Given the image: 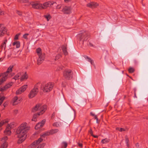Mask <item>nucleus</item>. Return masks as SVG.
<instances>
[{"mask_svg": "<svg viewBox=\"0 0 148 148\" xmlns=\"http://www.w3.org/2000/svg\"><path fill=\"white\" fill-rule=\"evenodd\" d=\"M30 129V127L25 122H23L18 127L16 133L17 137L19 138L17 141L18 144L22 143L25 140L27 133Z\"/></svg>", "mask_w": 148, "mask_h": 148, "instance_id": "nucleus-1", "label": "nucleus"}, {"mask_svg": "<svg viewBox=\"0 0 148 148\" xmlns=\"http://www.w3.org/2000/svg\"><path fill=\"white\" fill-rule=\"evenodd\" d=\"M47 108V106L46 105H42L39 103L37 104L35 107L32 109V111L34 112L37 111H39V113L35 114L33 115L32 121H36L37 117L44 113L46 110Z\"/></svg>", "mask_w": 148, "mask_h": 148, "instance_id": "nucleus-2", "label": "nucleus"}, {"mask_svg": "<svg viewBox=\"0 0 148 148\" xmlns=\"http://www.w3.org/2000/svg\"><path fill=\"white\" fill-rule=\"evenodd\" d=\"M54 85L52 83H49L47 84H42L40 90L44 92H48L51 91L53 88Z\"/></svg>", "mask_w": 148, "mask_h": 148, "instance_id": "nucleus-3", "label": "nucleus"}, {"mask_svg": "<svg viewBox=\"0 0 148 148\" xmlns=\"http://www.w3.org/2000/svg\"><path fill=\"white\" fill-rule=\"evenodd\" d=\"M90 37V34L87 32H83L79 34L77 36L78 39L80 41H86Z\"/></svg>", "mask_w": 148, "mask_h": 148, "instance_id": "nucleus-4", "label": "nucleus"}, {"mask_svg": "<svg viewBox=\"0 0 148 148\" xmlns=\"http://www.w3.org/2000/svg\"><path fill=\"white\" fill-rule=\"evenodd\" d=\"M42 140V139L40 138L39 139L34 142L30 146V148H41L43 147L45 145V143H43L41 145H39Z\"/></svg>", "mask_w": 148, "mask_h": 148, "instance_id": "nucleus-5", "label": "nucleus"}, {"mask_svg": "<svg viewBox=\"0 0 148 148\" xmlns=\"http://www.w3.org/2000/svg\"><path fill=\"white\" fill-rule=\"evenodd\" d=\"M38 89L36 85H35L34 87L30 91L28 95V97L30 99L35 97L37 94Z\"/></svg>", "mask_w": 148, "mask_h": 148, "instance_id": "nucleus-6", "label": "nucleus"}, {"mask_svg": "<svg viewBox=\"0 0 148 148\" xmlns=\"http://www.w3.org/2000/svg\"><path fill=\"white\" fill-rule=\"evenodd\" d=\"M73 72L70 69H66L63 72V76L66 79L69 80L72 78Z\"/></svg>", "mask_w": 148, "mask_h": 148, "instance_id": "nucleus-7", "label": "nucleus"}, {"mask_svg": "<svg viewBox=\"0 0 148 148\" xmlns=\"http://www.w3.org/2000/svg\"><path fill=\"white\" fill-rule=\"evenodd\" d=\"M30 4L32 6V8L34 9L42 10V3L39 1L32 2Z\"/></svg>", "mask_w": 148, "mask_h": 148, "instance_id": "nucleus-8", "label": "nucleus"}, {"mask_svg": "<svg viewBox=\"0 0 148 148\" xmlns=\"http://www.w3.org/2000/svg\"><path fill=\"white\" fill-rule=\"evenodd\" d=\"M53 4L54 3L52 1H48L44 2L43 4H42V10L46 9L48 8L51 7Z\"/></svg>", "mask_w": 148, "mask_h": 148, "instance_id": "nucleus-9", "label": "nucleus"}, {"mask_svg": "<svg viewBox=\"0 0 148 148\" xmlns=\"http://www.w3.org/2000/svg\"><path fill=\"white\" fill-rule=\"evenodd\" d=\"M27 88V85H25L22 86L19 89L17 90L16 92L17 95H19L24 92Z\"/></svg>", "mask_w": 148, "mask_h": 148, "instance_id": "nucleus-10", "label": "nucleus"}, {"mask_svg": "<svg viewBox=\"0 0 148 148\" xmlns=\"http://www.w3.org/2000/svg\"><path fill=\"white\" fill-rule=\"evenodd\" d=\"M21 98L18 97L17 96L14 97L12 99V102L13 105H16L21 101Z\"/></svg>", "mask_w": 148, "mask_h": 148, "instance_id": "nucleus-11", "label": "nucleus"}, {"mask_svg": "<svg viewBox=\"0 0 148 148\" xmlns=\"http://www.w3.org/2000/svg\"><path fill=\"white\" fill-rule=\"evenodd\" d=\"M58 131V129H56L51 130L49 132H47L43 134L41 136L44 137L45 136H48L50 134H53L54 133H57Z\"/></svg>", "mask_w": 148, "mask_h": 148, "instance_id": "nucleus-12", "label": "nucleus"}, {"mask_svg": "<svg viewBox=\"0 0 148 148\" xmlns=\"http://www.w3.org/2000/svg\"><path fill=\"white\" fill-rule=\"evenodd\" d=\"M38 59L37 64H40L45 59V54L42 53L38 55Z\"/></svg>", "mask_w": 148, "mask_h": 148, "instance_id": "nucleus-13", "label": "nucleus"}, {"mask_svg": "<svg viewBox=\"0 0 148 148\" xmlns=\"http://www.w3.org/2000/svg\"><path fill=\"white\" fill-rule=\"evenodd\" d=\"M62 11L64 14H69L71 12V9L70 7L65 6L62 9Z\"/></svg>", "mask_w": 148, "mask_h": 148, "instance_id": "nucleus-14", "label": "nucleus"}, {"mask_svg": "<svg viewBox=\"0 0 148 148\" xmlns=\"http://www.w3.org/2000/svg\"><path fill=\"white\" fill-rule=\"evenodd\" d=\"M86 6L88 7L93 8L97 7L98 6V4L97 3L92 2L88 3Z\"/></svg>", "mask_w": 148, "mask_h": 148, "instance_id": "nucleus-15", "label": "nucleus"}, {"mask_svg": "<svg viewBox=\"0 0 148 148\" xmlns=\"http://www.w3.org/2000/svg\"><path fill=\"white\" fill-rule=\"evenodd\" d=\"M45 120L44 119L42 120L41 122L38 123L35 126V129L37 130L39 128L42 127L45 124Z\"/></svg>", "mask_w": 148, "mask_h": 148, "instance_id": "nucleus-16", "label": "nucleus"}, {"mask_svg": "<svg viewBox=\"0 0 148 148\" xmlns=\"http://www.w3.org/2000/svg\"><path fill=\"white\" fill-rule=\"evenodd\" d=\"M12 128V127L10 125H8L7 126L5 130L4 131V134H5L8 135H10L11 133L10 130Z\"/></svg>", "mask_w": 148, "mask_h": 148, "instance_id": "nucleus-17", "label": "nucleus"}, {"mask_svg": "<svg viewBox=\"0 0 148 148\" xmlns=\"http://www.w3.org/2000/svg\"><path fill=\"white\" fill-rule=\"evenodd\" d=\"M7 30L5 27L1 28L0 30V36H3L4 34H6Z\"/></svg>", "mask_w": 148, "mask_h": 148, "instance_id": "nucleus-18", "label": "nucleus"}, {"mask_svg": "<svg viewBox=\"0 0 148 148\" xmlns=\"http://www.w3.org/2000/svg\"><path fill=\"white\" fill-rule=\"evenodd\" d=\"M2 78L0 79V86L1 85L7 80L8 77L6 76V75L2 73Z\"/></svg>", "mask_w": 148, "mask_h": 148, "instance_id": "nucleus-19", "label": "nucleus"}, {"mask_svg": "<svg viewBox=\"0 0 148 148\" xmlns=\"http://www.w3.org/2000/svg\"><path fill=\"white\" fill-rule=\"evenodd\" d=\"M13 67V66L12 65L10 66L7 69V71L4 73H2L5 75H6V76L7 77H8V73L12 71V69Z\"/></svg>", "mask_w": 148, "mask_h": 148, "instance_id": "nucleus-20", "label": "nucleus"}, {"mask_svg": "<svg viewBox=\"0 0 148 148\" xmlns=\"http://www.w3.org/2000/svg\"><path fill=\"white\" fill-rule=\"evenodd\" d=\"M28 78V75L27 74L26 72H25L23 74L21 77L20 80L21 81H23L27 79Z\"/></svg>", "mask_w": 148, "mask_h": 148, "instance_id": "nucleus-21", "label": "nucleus"}, {"mask_svg": "<svg viewBox=\"0 0 148 148\" xmlns=\"http://www.w3.org/2000/svg\"><path fill=\"white\" fill-rule=\"evenodd\" d=\"M62 49L63 52L64 53L65 55H66L68 54L67 52L66 51V46H63L62 47Z\"/></svg>", "mask_w": 148, "mask_h": 148, "instance_id": "nucleus-22", "label": "nucleus"}, {"mask_svg": "<svg viewBox=\"0 0 148 148\" xmlns=\"http://www.w3.org/2000/svg\"><path fill=\"white\" fill-rule=\"evenodd\" d=\"M12 45L13 46H16L17 48H19L20 46V43L19 41H16L12 43Z\"/></svg>", "mask_w": 148, "mask_h": 148, "instance_id": "nucleus-23", "label": "nucleus"}, {"mask_svg": "<svg viewBox=\"0 0 148 148\" xmlns=\"http://www.w3.org/2000/svg\"><path fill=\"white\" fill-rule=\"evenodd\" d=\"M110 140L109 139L106 138L101 140V143L103 144H106L109 142Z\"/></svg>", "mask_w": 148, "mask_h": 148, "instance_id": "nucleus-24", "label": "nucleus"}, {"mask_svg": "<svg viewBox=\"0 0 148 148\" xmlns=\"http://www.w3.org/2000/svg\"><path fill=\"white\" fill-rule=\"evenodd\" d=\"M44 17L46 18L47 21H48L51 18V16L49 14H47L46 15H44Z\"/></svg>", "mask_w": 148, "mask_h": 148, "instance_id": "nucleus-25", "label": "nucleus"}, {"mask_svg": "<svg viewBox=\"0 0 148 148\" xmlns=\"http://www.w3.org/2000/svg\"><path fill=\"white\" fill-rule=\"evenodd\" d=\"M22 75V73L20 72L17 73L13 78V79L15 80L18 79L19 77Z\"/></svg>", "mask_w": 148, "mask_h": 148, "instance_id": "nucleus-26", "label": "nucleus"}, {"mask_svg": "<svg viewBox=\"0 0 148 148\" xmlns=\"http://www.w3.org/2000/svg\"><path fill=\"white\" fill-rule=\"evenodd\" d=\"M53 126L58 127L61 125V123L60 122H57L53 123Z\"/></svg>", "mask_w": 148, "mask_h": 148, "instance_id": "nucleus-27", "label": "nucleus"}, {"mask_svg": "<svg viewBox=\"0 0 148 148\" xmlns=\"http://www.w3.org/2000/svg\"><path fill=\"white\" fill-rule=\"evenodd\" d=\"M12 85V82H10L8 84H7L5 85L4 86L6 88V89L7 90L8 89V88H10L11 86Z\"/></svg>", "mask_w": 148, "mask_h": 148, "instance_id": "nucleus-28", "label": "nucleus"}, {"mask_svg": "<svg viewBox=\"0 0 148 148\" xmlns=\"http://www.w3.org/2000/svg\"><path fill=\"white\" fill-rule=\"evenodd\" d=\"M13 51L12 50H9L7 52V56L8 58L10 57L12 54Z\"/></svg>", "mask_w": 148, "mask_h": 148, "instance_id": "nucleus-29", "label": "nucleus"}, {"mask_svg": "<svg viewBox=\"0 0 148 148\" xmlns=\"http://www.w3.org/2000/svg\"><path fill=\"white\" fill-rule=\"evenodd\" d=\"M5 98V97L4 96L1 97L0 95V106L2 104L3 101Z\"/></svg>", "mask_w": 148, "mask_h": 148, "instance_id": "nucleus-30", "label": "nucleus"}, {"mask_svg": "<svg viewBox=\"0 0 148 148\" xmlns=\"http://www.w3.org/2000/svg\"><path fill=\"white\" fill-rule=\"evenodd\" d=\"M8 146V144L6 143H4L0 147V148H7Z\"/></svg>", "mask_w": 148, "mask_h": 148, "instance_id": "nucleus-31", "label": "nucleus"}, {"mask_svg": "<svg viewBox=\"0 0 148 148\" xmlns=\"http://www.w3.org/2000/svg\"><path fill=\"white\" fill-rule=\"evenodd\" d=\"M36 52L37 53L38 55L42 54L41 49L40 48H38L36 49Z\"/></svg>", "mask_w": 148, "mask_h": 148, "instance_id": "nucleus-32", "label": "nucleus"}, {"mask_svg": "<svg viewBox=\"0 0 148 148\" xmlns=\"http://www.w3.org/2000/svg\"><path fill=\"white\" fill-rule=\"evenodd\" d=\"M67 146V143L66 142H63L62 143V148H66Z\"/></svg>", "mask_w": 148, "mask_h": 148, "instance_id": "nucleus-33", "label": "nucleus"}, {"mask_svg": "<svg viewBox=\"0 0 148 148\" xmlns=\"http://www.w3.org/2000/svg\"><path fill=\"white\" fill-rule=\"evenodd\" d=\"M129 72L130 73H132L134 71V69L132 67H130L128 69Z\"/></svg>", "mask_w": 148, "mask_h": 148, "instance_id": "nucleus-34", "label": "nucleus"}, {"mask_svg": "<svg viewBox=\"0 0 148 148\" xmlns=\"http://www.w3.org/2000/svg\"><path fill=\"white\" fill-rule=\"evenodd\" d=\"M116 130H119V131L121 132H124L125 131V130L124 128H119V127H117L116 128Z\"/></svg>", "mask_w": 148, "mask_h": 148, "instance_id": "nucleus-35", "label": "nucleus"}, {"mask_svg": "<svg viewBox=\"0 0 148 148\" xmlns=\"http://www.w3.org/2000/svg\"><path fill=\"white\" fill-rule=\"evenodd\" d=\"M18 1L21 3H27L28 2L27 0H18Z\"/></svg>", "mask_w": 148, "mask_h": 148, "instance_id": "nucleus-36", "label": "nucleus"}, {"mask_svg": "<svg viewBox=\"0 0 148 148\" xmlns=\"http://www.w3.org/2000/svg\"><path fill=\"white\" fill-rule=\"evenodd\" d=\"M7 89H6V88L4 86H3V87H0V91L1 92H4Z\"/></svg>", "mask_w": 148, "mask_h": 148, "instance_id": "nucleus-37", "label": "nucleus"}, {"mask_svg": "<svg viewBox=\"0 0 148 148\" xmlns=\"http://www.w3.org/2000/svg\"><path fill=\"white\" fill-rule=\"evenodd\" d=\"M61 56V54H57L55 57V60H57L60 58Z\"/></svg>", "mask_w": 148, "mask_h": 148, "instance_id": "nucleus-38", "label": "nucleus"}, {"mask_svg": "<svg viewBox=\"0 0 148 148\" xmlns=\"http://www.w3.org/2000/svg\"><path fill=\"white\" fill-rule=\"evenodd\" d=\"M87 58L88 60V61L90 62L91 64H92L93 63V61L90 58L88 57H87Z\"/></svg>", "mask_w": 148, "mask_h": 148, "instance_id": "nucleus-39", "label": "nucleus"}, {"mask_svg": "<svg viewBox=\"0 0 148 148\" xmlns=\"http://www.w3.org/2000/svg\"><path fill=\"white\" fill-rule=\"evenodd\" d=\"M21 34V33H18L16 34L14 37V39L15 40H17L18 39V37L19 36V35Z\"/></svg>", "mask_w": 148, "mask_h": 148, "instance_id": "nucleus-40", "label": "nucleus"}, {"mask_svg": "<svg viewBox=\"0 0 148 148\" xmlns=\"http://www.w3.org/2000/svg\"><path fill=\"white\" fill-rule=\"evenodd\" d=\"M29 34H24L23 36V37L25 39H27V36L29 35Z\"/></svg>", "mask_w": 148, "mask_h": 148, "instance_id": "nucleus-41", "label": "nucleus"}, {"mask_svg": "<svg viewBox=\"0 0 148 148\" xmlns=\"http://www.w3.org/2000/svg\"><path fill=\"white\" fill-rule=\"evenodd\" d=\"M125 141L126 143H128L129 142V139L127 136H126L125 137Z\"/></svg>", "mask_w": 148, "mask_h": 148, "instance_id": "nucleus-42", "label": "nucleus"}, {"mask_svg": "<svg viewBox=\"0 0 148 148\" xmlns=\"http://www.w3.org/2000/svg\"><path fill=\"white\" fill-rule=\"evenodd\" d=\"M5 47V45L2 44V45L1 46V50H2L3 49H4V47Z\"/></svg>", "mask_w": 148, "mask_h": 148, "instance_id": "nucleus-43", "label": "nucleus"}, {"mask_svg": "<svg viewBox=\"0 0 148 148\" xmlns=\"http://www.w3.org/2000/svg\"><path fill=\"white\" fill-rule=\"evenodd\" d=\"M7 42V40H5L4 42L3 43V44L5 45V47H4V50L5 49L6 46V43Z\"/></svg>", "mask_w": 148, "mask_h": 148, "instance_id": "nucleus-44", "label": "nucleus"}, {"mask_svg": "<svg viewBox=\"0 0 148 148\" xmlns=\"http://www.w3.org/2000/svg\"><path fill=\"white\" fill-rule=\"evenodd\" d=\"M18 112V110H14V113L15 115L17 114Z\"/></svg>", "mask_w": 148, "mask_h": 148, "instance_id": "nucleus-45", "label": "nucleus"}, {"mask_svg": "<svg viewBox=\"0 0 148 148\" xmlns=\"http://www.w3.org/2000/svg\"><path fill=\"white\" fill-rule=\"evenodd\" d=\"M89 132L90 133V134H91V136H93V132H92V130H91V129H90V131H89Z\"/></svg>", "mask_w": 148, "mask_h": 148, "instance_id": "nucleus-46", "label": "nucleus"}, {"mask_svg": "<svg viewBox=\"0 0 148 148\" xmlns=\"http://www.w3.org/2000/svg\"><path fill=\"white\" fill-rule=\"evenodd\" d=\"M17 14L19 15L20 16H21L22 15V13L21 12H20L19 11H17Z\"/></svg>", "mask_w": 148, "mask_h": 148, "instance_id": "nucleus-47", "label": "nucleus"}, {"mask_svg": "<svg viewBox=\"0 0 148 148\" xmlns=\"http://www.w3.org/2000/svg\"><path fill=\"white\" fill-rule=\"evenodd\" d=\"M5 27L4 26V25L3 24H0V29L1 28L3 27Z\"/></svg>", "mask_w": 148, "mask_h": 148, "instance_id": "nucleus-48", "label": "nucleus"}, {"mask_svg": "<svg viewBox=\"0 0 148 148\" xmlns=\"http://www.w3.org/2000/svg\"><path fill=\"white\" fill-rule=\"evenodd\" d=\"M94 117L95 119H96L97 123H98V119L97 117V116L96 115H95V116H94Z\"/></svg>", "mask_w": 148, "mask_h": 148, "instance_id": "nucleus-49", "label": "nucleus"}, {"mask_svg": "<svg viewBox=\"0 0 148 148\" xmlns=\"http://www.w3.org/2000/svg\"><path fill=\"white\" fill-rule=\"evenodd\" d=\"M78 146L79 147H82V143H78Z\"/></svg>", "mask_w": 148, "mask_h": 148, "instance_id": "nucleus-50", "label": "nucleus"}, {"mask_svg": "<svg viewBox=\"0 0 148 148\" xmlns=\"http://www.w3.org/2000/svg\"><path fill=\"white\" fill-rule=\"evenodd\" d=\"M61 8V6L60 5H58L56 7L58 9H60Z\"/></svg>", "mask_w": 148, "mask_h": 148, "instance_id": "nucleus-51", "label": "nucleus"}, {"mask_svg": "<svg viewBox=\"0 0 148 148\" xmlns=\"http://www.w3.org/2000/svg\"><path fill=\"white\" fill-rule=\"evenodd\" d=\"M136 89H134V97H136Z\"/></svg>", "mask_w": 148, "mask_h": 148, "instance_id": "nucleus-52", "label": "nucleus"}, {"mask_svg": "<svg viewBox=\"0 0 148 148\" xmlns=\"http://www.w3.org/2000/svg\"><path fill=\"white\" fill-rule=\"evenodd\" d=\"M90 115L92 116H95V114L94 113H93L92 112H91L90 113Z\"/></svg>", "mask_w": 148, "mask_h": 148, "instance_id": "nucleus-53", "label": "nucleus"}, {"mask_svg": "<svg viewBox=\"0 0 148 148\" xmlns=\"http://www.w3.org/2000/svg\"><path fill=\"white\" fill-rule=\"evenodd\" d=\"M65 2H68L71 0H64Z\"/></svg>", "mask_w": 148, "mask_h": 148, "instance_id": "nucleus-54", "label": "nucleus"}, {"mask_svg": "<svg viewBox=\"0 0 148 148\" xmlns=\"http://www.w3.org/2000/svg\"><path fill=\"white\" fill-rule=\"evenodd\" d=\"M92 136L95 138H97L98 137V136H97L94 135H93V136Z\"/></svg>", "mask_w": 148, "mask_h": 148, "instance_id": "nucleus-55", "label": "nucleus"}, {"mask_svg": "<svg viewBox=\"0 0 148 148\" xmlns=\"http://www.w3.org/2000/svg\"><path fill=\"white\" fill-rule=\"evenodd\" d=\"M3 139H4L5 140H6L7 139V137H5L3 138Z\"/></svg>", "mask_w": 148, "mask_h": 148, "instance_id": "nucleus-56", "label": "nucleus"}, {"mask_svg": "<svg viewBox=\"0 0 148 148\" xmlns=\"http://www.w3.org/2000/svg\"><path fill=\"white\" fill-rule=\"evenodd\" d=\"M55 115V113L53 112V114H52V117H53L54 116V115Z\"/></svg>", "mask_w": 148, "mask_h": 148, "instance_id": "nucleus-57", "label": "nucleus"}, {"mask_svg": "<svg viewBox=\"0 0 148 148\" xmlns=\"http://www.w3.org/2000/svg\"><path fill=\"white\" fill-rule=\"evenodd\" d=\"M126 143V145H127V147L128 148L129 147V143Z\"/></svg>", "mask_w": 148, "mask_h": 148, "instance_id": "nucleus-58", "label": "nucleus"}, {"mask_svg": "<svg viewBox=\"0 0 148 148\" xmlns=\"http://www.w3.org/2000/svg\"><path fill=\"white\" fill-rule=\"evenodd\" d=\"M89 45H90V46H93V45L92 44H91V43H89Z\"/></svg>", "mask_w": 148, "mask_h": 148, "instance_id": "nucleus-59", "label": "nucleus"}, {"mask_svg": "<svg viewBox=\"0 0 148 148\" xmlns=\"http://www.w3.org/2000/svg\"><path fill=\"white\" fill-rule=\"evenodd\" d=\"M3 105L5 107L6 106V104H5V103H4L3 104Z\"/></svg>", "mask_w": 148, "mask_h": 148, "instance_id": "nucleus-60", "label": "nucleus"}, {"mask_svg": "<svg viewBox=\"0 0 148 148\" xmlns=\"http://www.w3.org/2000/svg\"><path fill=\"white\" fill-rule=\"evenodd\" d=\"M2 73H1V74H0V77H1V76H2Z\"/></svg>", "mask_w": 148, "mask_h": 148, "instance_id": "nucleus-61", "label": "nucleus"}, {"mask_svg": "<svg viewBox=\"0 0 148 148\" xmlns=\"http://www.w3.org/2000/svg\"><path fill=\"white\" fill-rule=\"evenodd\" d=\"M62 69V68H60V69Z\"/></svg>", "mask_w": 148, "mask_h": 148, "instance_id": "nucleus-62", "label": "nucleus"}, {"mask_svg": "<svg viewBox=\"0 0 148 148\" xmlns=\"http://www.w3.org/2000/svg\"><path fill=\"white\" fill-rule=\"evenodd\" d=\"M1 58H0V61H1Z\"/></svg>", "mask_w": 148, "mask_h": 148, "instance_id": "nucleus-63", "label": "nucleus"}, {"mask_svg": "<svg viewBox=\"0 0 148 148\" xmlns=\"http://www.w3.org/2000/svg\"><path fill=\"white\" fill-rule=\"evenodd\" d=\"M138 143H137L136 144V145H137V144H138Z\"/></svg>", "mask_w": 148, "mask_h": 148, "instance_id": "nucleus-64", "label": "nucleus"}]
</instances>
